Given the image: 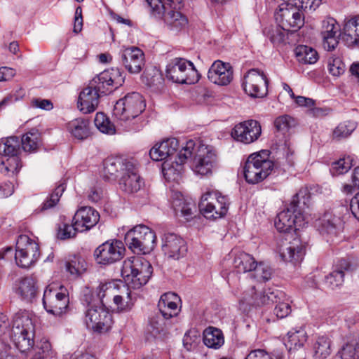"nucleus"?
<instances>
[{
    "label": "nucleus",
    "mask_w": 359,
    "mask_h": 359,
    "mask_svg": "<svg viewBox=\"0 0 359 359\" xmlns=\"http://www.w3.org/2000/svg\"><path fill=\"white\" fill-rule=\"evenodd\" d=\"M311 195L306 189H301L292 198L290 205L280 212L275 219V226L280 232H294V237L279 247L278 254L285 262L297 264L301 262L306 254V243H303L297 233L307 224L304 212L309 207Z\"/></svg>",
    "instance_id": "1"
},
{
    "label": "nucleus",
    "mask_w": 359,
    "mask_h": 359,
    "mask_svg": "<svg viewBox=\"0 0 359 359\" xmlns=\"http://www.w3.org/2000/svg\"><path fill=\"white\" fill-rule=\"evenodd\" d=\"M115 291L112 283H100L96 290L91 292L86 290L83 300L87 304L85 312V323L88 329L98 333L110 330L113 324L112 315L106 307L105 297L113 294Z\"/></svg>",
    "instance_id": "2"
},
{
    "label": "nucleus",
    "mask_w": 359,
    "mask_h": 359,
    "mask_svg": "<svg viewBox=\"0 0 359 359\" xmlns=\"http://www.w3.org/2000/svg\"><path fill=\"white\" fill-rule=\"evenodd\" d=\"M269 151L262 150L250 154L243 166V174L248 184H255L265 180L272 171L285 172L292 163L283 165L280 161L273 162L269 159Z\"/></svg>",
    "instance_id": "3"
},
{
    "label": "nucleus",
    "mask_w": 359,
    "mask_h": 359,
    "mask_svg": "<svg viewBox=\"0 0 359 359\" xmlns=\"http://www.w3.org/2000/svg\"><path fill=\"white\" fill-rule=\"evenodd\" d=\"M151 8V14L162 18L170 30L178 32L185 27L188 23L187 17L179 9L181 0H146Z\"/></svg>",
    "instance_id": "4"
},
{
    "label": "nucleus",
    "mask_w": 359,
    "mask_h": 359,
    "mask_svg": "<svg viewBox=\"0 0 359 359\" xmlns=\"http://www.w3.org/2000/svg\"><path fill=\"white\" fill-rule=\"evenodd\" d=\"M146 104L142 95L137 92L128 93L119 99L114 104L113 116L116 118L126 130H138L139 126H135V120L145 109Z\"/></svg>",
    "instance_id": "5"
},
{
    "label": "nucleus",
    "mask_w": 359,
    "mask_h": 359,
    "mask_svg": "<svg viewBox=\"0 0 359 359\" xmlns=\"http://www.w3.org/2000/svg\"><path fill=\"white\" fill-rule=\"evenodd\" d=\"M121 273L127 284L139 288L149 281L152 274V266L144 258L133 257L123 262Z\"/></svg>",
    "instance_id": "6"
},
{
    "label": "nucleus",
    "mask_w": 359,
    "mask_h": 359,
    "mask_svg": "<svg viewBox=\"0 0 359 359\" xmlns=\"http://www.w3.org/2000/svg\"><path fill=\"white\" fill-rule=\"evenodd\" d=\"M156 234L148 226L140 224L129 230L125 235L126 245L135 253L148 254L156 245Z\"/></svg>",
    "instance_id": "7"
},
{
    "label": "nucleus",
    "mask_w": 359,
    "mask_h": 359,
    "mask_svg": "<svg viewBox=\"0 0 359 359\" xmlns=\"http://www.w3.org/2000/svg\"><path fill=\"white\" fill-rule=\"evenodd\" d=\"M229 205V199L226 196L217 190H208L202 195L198 207L205 218L216 219L226 215Z\"/></svg>",
    "instance_id": "8"
},
{
    "label": "nucleus",
    "mask_w": 359,
    "mask_h": 359,
    "mask_svg": "<svg viewBox=\"0 0 359 359\" xmlns=\"http://www.w3.org/2000/svg\"><path fill=\"white\" fill-rule=\"evenodd\" d=\"M166 77L175 83L194 84L200 75L194 64L184 58L175 57L166 67Z\"/></svg>",
    "instance_id": "9"
},
{
    "label": "nucleus",
    "mask_w": 359,
    "mask_h": 359,
    "mask_svg": "<svg viewBox=\"0 0 359 359\" xmlns=\"http://www.w3.org/2000/svg\"><path fill=\"white\" fill-rule=\"evenodd\" d=\"M20 153V141L17 137L0 140V154L6 159L0 163V172L5 175L17 173L22 167Z\"/></svg>",
    "instance_id": "10"
},
{
    "label": "nucleus",
    "mask_w": 359,
    "mask_h": 359,
    "mask_svg": "<svg viewBox=\"0 0 359 359\" xmlns=\"http://www.w3.org/2000/svg\"><path fill=\"white\" fill-rule=\"evenodd\" d=\"M40 256L38 243L27 235H20L16 241L15 259L18 266L28 269L32 266Z\"/></svg>",
    "instance_id": "11"
},
{
    "label": "nucleus",
    "mask_w": 359,
    "mask_h": 359,
    "mask_svg": "<svg viewBox=\"0 0 359 359\" xmlns=\"http://www.w3.org/2000/svg\"><path fill=\"white\" fill-rule=\"evenodd\" d=\"M217 163V157L215 149L212 146L200 144L191 160V169L201 175L212 174Z\"/></svg>",
    "instance_id": "12"
},
{
    "label": "nucleus",
    "mask_w": 359,
    "mask_h": 359,
    "mask_svg": "<svg viewBox=\"0 0 359 359\" xmlns=\"http://www.w3.org/2000/svg\"><path fill=\"white\" fill-rule=\"evenodd\" d=\"M124 82V78L121 72L117 69L106 70L95 76L90 82V88L97 91L100 96L107 95L119 86Z\"/></svg>",
    "instance_id": "13"
},
{
    "label": "nucleus",
    "mask_w": 359,
    "mask_h": 359,
    "mask_svg": "<svg viewBox=\"0 0 359 359\" xmlns=\"http://www.w3.org/2000/svg\"><path fill=\"white\" fill-rule=\"evenodd\" d=\"M275 18L278 24L291 32L298 30L304 25L302 12L298 7L290 4V0L280 6L279 11L275 14Z\"/></svg>",
    "instance_id": "14"
},
{
    "label": "nucleus",
    "mask_w": 359,
    "mask_h": 359,
    "mask_svg": "<svg viewBox=\"0 0 359 359\" xmlns=\"http://www.w3.org/2000/svg\"><path fill=\"white\" fill-rule=\"evenodd\" d=\"M268 83L269 81L263 72L252 69L244 76L242 86L250 97L262 98L268 93Z\"/></svg>",
    "instance_id": "15"
},
{
    "label": "nucleus",
    "mask_w": 359,
    "mask_h": 359,
    "mask_svg": "<svg viewBox=\"0 0 359 359\" xmlns=\"http://www.w3.org/2000/svg\"><path fill=\"white\" fill-rule=\"evenodd\" d=\"M126 249L122 241L109 240L99 245L94 252V257L100 264H111L121 260Z\"/></svg>",
    "instance_id": "16"
},
{
    "label": "nucleus",
    "mask_w": 359,
    "mask_h": 359,
    "mask_svg": "<svg viewBox=\"0 0 359 359\" xmlns=\"http://www.w3.org/2000/svg\"><path fill=\"white\" fill-rule=\"evenodd\" d=\"M195 151V142L192 140L186 142L184 146L177 152L175 161L170 165L168 161L163 164V172L168 180H176L180 177L182 165Z\"/></svg>",
    "instance_id": "17"
},
{
    "label": "nucleus",
    "mask_w": 359,
    "mask_h": 359,
    "mask_svg": "<svg viewBox=\"0 0 359 359\" xmlns=\"http://www.w3.org/2000/svg\"><path fill=\"white\" fill-rule=\"evenodd\" d=\"M60 292L51 294V290H46L43 297V304L48 313L54 316H60L65 313L69 304L67 290L61 286Z\"/></svg>",
    "instance_id": "18"
},
{
    "label": "nucleus",
    "mask_w": 359,
    "mask_h": 359,
    "mask_svg": "<svg viewBox=\"0 0 359 359\" xmlns=\"http://www.w3.org/2000/svg\"><path fill=\"white\" fill-rule=\"evenodd\" d=\"M126 168L119 180L120 188L129 194L136 193L144 185L143 179L139 175L137 161L134 159Z\"/></svg>",
    "instance_id": "19"
},
{
    "label": "nucleus",
    "mask_w": 359,
    "mask_h": 359,
    "mask_svg": "<svg viewBox=\"0 0 359 359\" xmlns=\"http://www.w3.org/2000/svg\"><path fill=\"white\" fill-rule=\"evenodd\" d=\"M262 133L259 123L255 120H248L236 124L232 132V137L244 144H250L256 141Z\"/></svg>",
    "instance_id": "20"
},
{
    "label": "nucleus",
    "mask_w": 359,
    "mask_h": 359,
    "mask_svg": "<svg viewBox=\"0 0 359 359\" xmlns=\"http://www.w3.org/2000/svg\"><path fill=\"white\" fill-rule=\"evenodd\" d=\"M161 248L165 256L175 260L184 257L187 251L184 240L173 233H167L163 235Z\"/></svg>",
    "instance_id": "21"
},
{
    "label": "nucleus",
    "mask_w": 359,
    "mask_h": 359,
    "mask_svg": "<svg viewBox=\"0 0 359 359\" xmlns=\"http://www.w3.org/2000/svg\"><path fill=\"white\" fill-rule=\"evenodd\" d=\"M315 226L320 233L329 241L343 230L344 222L339 217L325 212L316 221Z\"/></svg>",
    "instance_id": "22"
},
{
    "label": "nucleus",
    "mask_w": 359,
    "mask_h": 359,
    "mask_svg": "<svg viewBox=\"0 0 359 359\" xmlns=\"http://www.w3.org/2000/svg\"><path fill=\"white\" fill-rule=\"evenodd\" d=\"M121 61L130 74H139L145 65L144 53L139 48L131 46L121 54Z\"/></svg>",
    "instance_id": "23"
},
{
    "label": "nucleus",
    "mask_w": 359,
    "mask_h": 359,
    "mask_svg": "<svg viewBox=\"0 0 359 359\" xmlns=\"http://www.w3.org/2000/svg\"><path fill=\"white\" fill-rule=\"evenodd\" d=\"M100 220V214L94 208L89 206L80 208L75 213L72 221L75 222L76 229L79 232L90 230Z\"/></svg>",
    "instance_id": "24"
},
{
    "label": "nucleus",
    "mask_w": 359,
    "mask_h": 359,
    "mask_svg": "<svg viewBox=\"0 0 359 359\" xmlns=\"http://www.w3.org/2000/svg\"><path fill=\"white\" fill-rule=\"evenodd\" d=\"M208 78L215 84L226 86L233 79V68L229 63L217 60L210 67Z\"/></svg>",
    "instance_id": "25"
},
{
    "label": "nucleus",
    "mask_w": 359,
    "mask_h": 359,
    "mask_svg": "<svg viewBox=\"0 0 359 359\" xmlns=\"http://www.w3.org/2000/svg\"><path fill=\"white\" fill-rule=\"evenodd\" d=\"M339 31L340 27L334 18H327L322 21L320 34L325 50L331 51L337 47Z\"/></svg>",
    "instance_id": "26"
},
{
    "label": "nucleus",
    "mask_w": 359,
    "mask_h": 359,
    "mask_svg": "<svg viewBox=\"0 0 359 359\" xmlns=\"http://www.w3.org/2000/svg\"><path fill=\"white\" fill-rule=\"evenodd\" d=\"M180 297L174 292H166L161 296L158 303L159 312L165 319L176 317L180 311Z\"/></svg>",
    "instance_id": "27"
},
{
    "label": "nucleus",
    "mask_w": 359,
    "mask_h": 359,
    "mask_svg": "<svg viewBox=\"0 0 359 359\" xmlns=\"http://www.w3.org/2000/svg\"><path fill=\"white\" fill-rule=\"evenodd\" d=\"M179 148V141L172 137L168 138L159 144H155L149 151V156L153 161H160L168 158H172Z\"/></svg>",
    "instance_id": "28"
},
{
    "label": "nucleus",
    "mask_w": 359,
    "mask_h": 359,
    "mask_svg": "<svg viewBox=\"0 0 359 359\" xmlns=\"http://www.w3.org/2000/svg\"><path fill=\"white\" fill-rule=\"evenodd\" d=\"M100 96L88 84L80 93L78 99V108L83 114H90L95 111Z\"/></svg>",
    "instance_id": "29"
},
{
    "label": "nucleus",
    "mask_w": 359,
    "mask_h": 359,
    "mask_svg": "<svg viewBox=\"0 0 359 359\" xmlns=\"http://www.w3.org/2000/svg\"><path fill=\"white\" fill-rule=\"evenodd\" d=\"M134 158H126L123 157H109L104 161L103 176L109 180L111 177L116 178L119 173H122L127 168L128 164H130Z\"/></svg>",
    "instance_id": "30"
},
{
    "label": "nucleus",
    "mask_w": 359,
    "mask_h": 359,
    "mask_svg": "<svg viewBox=\"0 0 359 359\" xmlns=\"http://www.w3.org/2000/svg\"><path fill=\"white\" fill-rule=\"evenodd\" d=\"M341 36L347 46H359V15L345 21Z\"/></svg>",
    "instance_id": "31"
},
{
    "label": "nucleus",
    "mask_w": 359,
    "mask_h": 359,
    "mask_svg": "<svg viewBox=\"0 0 359 359\" xmlns=\"http://www.w3.org/2000/svg\"><path fill=\"white\" fill-rule=\"evenodd\" d=\"M352 270V265L346 259H341L334 270L325 278L326 285L334 290L342 285L344 281V276Z\"/></svg>",
    "instance_id": "32"
},
{
    "label": "nucleus",
    "mask_w": 359,
    "mask_h": 359,
    "mask_svg": "<svg viewBox=\"0 0 359 359\" xmlns=\"http://www.w3.org/2000/svg\"><path fill=\"white\" fill-rule=\"evenodd\" d=\"M35 331L32 315L27 311H19L13 316L11 332H29Z\"/></svg>",
    "instance_id": "33"
},
{
    "label": "nucleus",
    "mask_w": 359,
    "mask_h": 359,
    "mask_svg": "<svg viewBox=\"0 0 359 359\" xmlns=\"http://www.w3.org/2000/svg\"><path fill=\"white\" fill-rule=\"evenodd\" d=\"M67 129L71 135L78 140H84L91 136V126L88 119L75 118L67 124Z\"/></svg>",
    "instance_id": "34"
},
{
    "label": "nucleus",
    "mask_w": 359,
    "mask_h": 359,
    "mask_svg": "<svg viewBox=\"0 0 359 359\" xmlns=\"http://www.w3.org/2000/svg\"><path fill=\"white\" fill-rule=\"evenodd\" d=\"M285 294L279 290L268 289L263 292H254L252 297V301L249 300V304H253L256 306H268L278 303V301L282 300Z\"/></svg>",
    "instance_id": "35"
},
{
    "label": "nucleus",
    "mask_w": 359,
    "mask_h": 359,
    "mask_svg": "<svg viewBox=\"0 0 359 359\" xmlns=\"http://www.w3.org/2000/svg\"><path fill=\"white\" fill-rule=\"evenodd\" d=\"M17 294L24 301L32 302L37 294V286L34 278L29 276L22 278L19 283Z\"/></svg>",
    "instance_id": "36"
},
{
    "label": "nucleus",
    "mask_w": 359,
    "mask_h": 359,
    "mask_svg": "<svg viewBox=\"0 0 359 359\" xmlns=\"http://www.w3.org/2000/svg\"><path fill=\"white\" fill-rule=\"evenodd\" d=\"M35 331L29 332H11L10 337L15 347L22 353L30 350L34 344Z\"/></svg>",
    "instance_id": "37"
},
{
    "label": "nucleus",
    "mask_w": 359,
    "mask_h": 359,
    "mask_svg": "<svg viewBox=\"0 0 359 359\" xmlns=\"http://www.w3.org/2000/svg\"><path fill=\"white\" fill-rule=\"evenodd\" d=\"M203 342L208 348L218 349L224 343V337L221 330L209 327L203 332Z\"/></svg>",
    "instance_id": "38"
},
{
    "label": "nucleus",
    "mask_w": 359,
    "mask_h": 359,
    "mask_svg": "<svg viewBox=\"0 0 359 359\" xmlns=\"http://www.w3.org/2000/svg\"><path fill=\"white\" fill-rule=\"evenodd\" d=\"M29 359H48L53 356L51 345L46 339H41L31 347Z\"/></svg>",
    "instance_id": "39"
},
{
    "label": "nucleus",
    "mask_w": 359,
    "mask_h": 359,
    "mask_svg": "<svg viewBox=\"0 0 359 359\" xmlns=\"http://www.w3.org/2000/svg\"><path fill=\"white\" fill-rule=\"evenodd\" d=\"M257 262L254 257L244 252H240L235 255L233 265L238 273H246L254 270Z\"/></svg>",
    "instance_id": "40"
},
{
    "label": "nucleus",
    "mask_w": 359,
    "mask_h": 359,
    "mask_svg": "<svg viewBox=\"0 0 359 359\" xmlns=\"http://www.w3.org/2000/svg\"><path fill=\"white\" fill-rule=\"evenodd\" d=\"M172 206L177 214L180 213L186 221H190L194 217L196 206L194 203L187 201L182 195L177 196L172 202Z\"/></svg>",
    "instance_id": "41"
},
{
    "label": "nucleus",
    "mask_w": 359,
    "mask_h": 359,
    "mask_svg": "<svg viewBox=\"0 0 359 359\" xmlns=\"http://www.w3.org/2000/svg\"><path fill=\"white\" fill-rule=\"evenodd\" d=\"M289 32V30L278 23L276 25L266 27L263 30L264 34L275 45L285 43Z\"/></svg>",
    "instance_id": "42"
},
{
    "label": "nucleus",
    "mask_w": 359,
    "mask_h": 359,
    "mask_svg": "<svg viewBox=\"0 0 359 359\" xmlns=\"http://www.w3.org/2000/svg\"><path fill=\"white\" fill-rule=\"evenodd\" d=\"M297 60L303 64H314L318 59L317 51L311 47L299 45L294 49Z\"/></svg>",
    "instance_id": "43"
},
{
    "label": "nucleus",
    "mask_w": 359,
    "mask_h": 359,
    "mask_svg": "<svg viewBox=\"0 0 359 359\" xmlns=\"http://www.w3.org/2000/svg\"><path fill=\"white\" fill-rule=\"evenodd\" d=\"M41 143L40 133L36 129H32L25 133L21 140L22 147L26 152H35Z\"/></svg>",
    "instance_id": "44"
},
{
    "label": "nucleus",
    "mask_w": 359,
    "mask_h": 359,
    "mask_svg": "<svg viewBox=\"0 0 359 359\" xmlns=\"http://www.w3.org/2000/svg\"><path fill=\"white\" fill-rule=\"evenodd\" d=\"M287 339L285 342L289 351L292 349H297L304 346L307 340V335L304 329L292 330L287 332Z\"/></svg>",
    "instance_id": "45"
},
{
    "label": "nucleus",
    "mask_w": 359,
    "mask_h": 359,
    "mask_svg": "<svg viewBox=\"0 0 359 359\" xmlns=\"http://www.w3.org/2000/svg\"><path fill=\"white\" fill-rule=\"evenodd\" d=\"M357 126V123L353 121H345L339 123L332 131V139L341 141L348 138L356 129Z\"/></svg>",
    "instance_id": "46"
},
{
    "label": "nucleus",
    "mask_w": 359,
    "mask_h": 359,
    "mask_svg": "<svg viewBox=\"0 0 359 359\" xmlns=\"http://www.w3.org/2000/svg\"><path fill=\"white\" fill-rule=\"evenodd\" d=\"M316 359H325L331 353L330 341L327 337H319L314 344Z\"/></svg>",
    "instance_id": "47"
},
{
    "label": "nucleus",
    "mask_w": 359,
    "mask_h": 359,
    "mask_svg": "<svg viewBox=\"0 0 359 359\" xmlns=\"http://www.w3.org/2000/svg\"><path fill=\"white\" fill-rule=\"evenodd\" d=\"M65 189V184L64 182L60 183L49 195L47 199L43 203L40 209L39 210H37L36 211L43 212L55 206Z\"/></svg>",
    "instance_id": "48"
},
{
    "label": "nucleus",
    "mask_w": 359,
    "mask_h": 359,
    "mask_svg": "<svg viewBox=\"0 0 359 359\" xmlns=\"http://www.w3.org/2000/svg\"><path fill=\"white\" fill-rule=\"evenodd\" d=\"M115 292L116 290L114 292L113 294L105 297L104 300L107 302V304L108 303V299L113 297V301L117 306L118 309L121 311H128L130 310L134 304L132 300L131 293L126 292V297L124 298L121 295L115 294Z\"/></svg>",
    "instance_id": "49"
},
{
    "label": "nucleus",
    "mask_w": 359,
    "mask_h": 359,
    "mask_svg": "<svg viewBox=\"0 0 359 359\" xmlns=\"http://www.w3.org/2000/svg\"><path fill=\"white\" fill-rule=\"evenodd\" d=\"M95 125L99 130L103 133L112 135L115 133V127L109 119L102 112L96 114L95 117Z\"/></svg>",
    "instance_id": "50"
},
{
    "label": "nucleus",
    "mask_w": 359,
    "mask_h": 359,
    "mask_svg": "<svg viewBox=\"0 0 359 359\" xmlns=\"http://www.w3.org/2000/svg\"><path fill=\"white\" fill-rule=\"evenodd\" d=\"M79 232L76 229L75 222L72 221V224L65 221L58 224L57 237L60 240H66L76 236V233Z\"/></svg>",
    "instance_id": "51"
},
{
    "label": "nucleus",
    "mask_w": 359,
    "mask_h": 359,
    "mask_svg": "<svg viewBox=\"0 0 359 359\" xmlns=\"http://www.w3.org/2000/svg\"><path fill=\"white\" fill-rule=\"evenodd\" d=\"M163 78L161 72L157 69H153L152 72H146L143 75V81L146 84L155 89H159L163 83Z\"/></svg>",
    "instance_id": "52"
},
{
    "label": "nucleus",
    "mask_w": 359,
    "mask_h": 359,
    "mask_svg": "<svg viewBox=\"0 0 359 359\" xmlns=\"http://www.w3.org/2000/svg\"><path fill=\"white\" fill-rule=\"evenodd\" d=\"M166 320L162 314H156L149 320V330L154 336L163 332L166 329Z\"/></svg>",
    "instance_id": "53"
},
{
    "label": "nucleus",
    "mask_w": 359,
    "mask_h": 359,
    "mask_svg": "<svg viewBox=\"0 0 359 359\" xmlns=\"http://www.w3.org/2000/svg\"><path fill=\"white\" fill-rule=\"evenodd\" d=\"M328 69L334 76H339L346 69L345 64L339 57H331L328 60Z\"/></svg>",
    "instance_id": "54"
},
{
    "label": "nucleus",
    "mask_w": 359,
    "mask_h": 359,
    "mask_svg": "<svg viewBox=\"0 0 359 359\" xmlns=\"http://www.w3.org/2000/svg\"><path fill=\"white\" fill-rule=\"evenodd\" d=\"M295 120L288 115L280 116L276 118L274 126L278 131L285 133L290 128L294 126Z\"/></svg>",
    "instance_id": "55"
},
{
    "label": "nucleus",
    "mask_w": 359,
    "mask_h": 359,
    "mask_svg": "<svg viewBox=\"0 0 359 359\" xmlns=\"http://www.w3.org/2000/svg\"><path fill=\"white\" fill-rule=\"evenodd\" d=\"M253 271V276L258 281H266L271 278V269L262 262L259 264L257 262Z\"/></svg>",
    "instance_id": "56"
},
{
    "label": "nucleus",
    "mask_w": 359,
    "mask_h": 359,
    "mask_svg": "<svg viewBox=\"0 0 359 359\" xmlns=\"http://www.w3.org/2000/svg\"><path fill=\"white\" fill-rule=\"evenodd\" d=\"M302 12V10L315 11L321 4V0H290Z\"/></svg>",
    "instance_id": "57"
},
{
    "label": "nucleus",
    "mask_w": 359,
    "mask_h": 359,
    "mask_svg": "<svg viewBox=\"0 0 359 359\" xmlns=\"http://www.w3.org/2000/svg\"><path fill=\"white\" fill-rule=\"evenodd\" d=\"M67 270L72 275H79L86 270L83 260L74 257L66 264Z\"/></svg>",
    "instance_id": "58"
},
{
    "label": "nucleus",
    "mask_w": 359,
    "mask_h": 359,
    "mask_svg": "<svg viewBox=\"0 0 359 359\" xmlns=\"http://www.w3.org/2000/svg\"><path fill=\"white\" fill-rule=\"evenodd\" d=\"M341 359H358L359 358V346L348 344L344 346L340 351Z\"/></svg>",
    "instance_id": "59"
},
{
    "label": "nucleus",
    "mask_w": 359,
    "mask_h": 359,
    "mask_svg": "<svg viewBox=\"0 0 359 359\" xmlns=\"http://www.w3.org/2000/svg\"><path fill=\"white\" fill-rule=\"evenodd\" d=\"M351 167L350 161L341 158L332 165L331 172L333 175H340L346 172Z\"/></svg>",
    "instance_id": "60"
},
{
    "label": "nucleus",
    "mask_w": 359,
    "mask_h": 359,
    "mask_svg": "<svg viewBox=\"0 0 359 359\" xmlns=\"http://www.w3.org/2000/svg\"><path fill=\"white\" fill-rule=\"evenodd\" d=\"M273 313L279 318H284L291 313V306L288 302H283L281 300L276 303Z\"/></svg>",
    "instance_id": "61"
},
{
    "label": "nucleus",
    "mask_w": 359,
    "mask_h": 359,
    "mask_svg": "<svg viewBox=\"0 0 359 359\" xmlns=\"http://www.w3.org/2000/svg\"><path fill=\"white\" fill-rule=\"evenodd\" d=\"M31 106L43 110L49 111L53 108V102L48 99L34 98L31 101Z\"/></svg>",
    "instance_id": "62"
},
{
    "label": "nucleus",
    "mask_w": 359,
    "mask_h": 359,
    "mask_svg": "<svg viewBox=\"0 0 359 359\" xmlns=\"http://www.w3.org/2000/svg\"><path fill=\"white\" fill-rule=\"evenodd\" d=\"M11 323L9 322L6 315L0 313V336L6 333L11 334Z\"/></svg>",
    "instance_id": "63"
},
{
    "label": "nucleus",
    "mask_w": 359,
    "mask_h": 359,
    "mask_svg": "<svg viewBox=\"0 0 359 359\" xmlns=\"http://www.w3.org/2000/svg\"><path fill=\"white\" fill-rule=\"evenodd\" d=\"M245 359H272L271 355L263 349L252 351Z\"/></svg>",
    "instance_id": "64"
}]
</instances>
